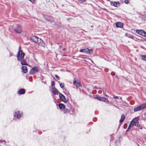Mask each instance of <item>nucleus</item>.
Instances as JSON below:
<instances>
[{
	"label": "nucleus",
	"instance_id": "nucleus-37",
	"mask_svg": "<svg viewBox=\"0 0 146 146\" xmlns=\"http://www.w3.org/2000/svg\"><path fill=\"white\" fill-rule=\"evenodd\" d=\"M12 55H13V54H12V53H10V56H12Z\"/></svg>",
	"mask_w": 146,
	"mask_h": 146
},
{
	"label": "nucleus",
	"instance_id": "nucleus-15",
	"mask_svg": "<svg viewBox=\"0 0 146 146\" xmlns=\"http://www.w3.org/2000/svg\"><path fill=\"white\" fill-rule=\"evenodd\" d=\"M22 72L24 73H26L27 72V67L26 66H23L21 67Z\"/></svg>",
	"mask_w": 146,
	"mask_h": 146
},
{
	"label": "nucleus",
	"instance_id": "nucleus-3",
	"mask_svg": "<svg viewBox=\"0 0 146 146\" xmlns=\"http://www.w3.org/2000/svg\"><path fill=\"white\" fill-rule=\"evenodd\" d=\"M31 39L34 42L37 43L39 41H40V42H42L43 43H44L43 41L41 38H39L36 36H33L31 38Z\"/></svg>",
	"mask_w": 146,
	"mask_h": 146
},
{
	"label": "nucleus",
	"instance_id": "nucleus-18",
	"mask_svg": "<svg viewBox=\"0 0 146 146\" xmlns=\"http://www.w3.org/2000/svg\"><path fill=\"white\" fill-rule=\"evenodd\" d=\"M100 101L104 102L106 103H108L109 102V101L107 98H102L101 97Z\"/></svg>",
	"mask_w": 146,
	"mask_h": 146
},
{
	"label": "nucleus",
	"instance_id": "nucleus-29",
	"mask_svg": "<svg viewBox=\"0 0 146 146\" xmlns=\"http://www.w3.org/2000/svg\"><path fill=\"white\" fill-rule=\"evenodd\" d=\"M55 85V84L53 81H52L51 82V85L52 87H53Z\"/></svg>",
	"mask_w": 146,
	"mask_h": 146
},
{
	"label": "nucleus",
	"instance_id": "nucleus-8",
	"mask_svg": "<svg viewBox=\"0 0 146 146\" xmlns=\"http://www.w3.org/2000/svg\"><path fill=\"white\" fill-rule=\"evenodd\" d=\"M136 33L139 35L143 36L146 37V33L144 31L141 30H137L136 31Z\"/></svg>",
	"mask_w": 146,
	"mask_h": 146
},
{
	"label": "nucleus",
	"instance_id": "nucleus-34",
	"mask_svg": "<svg viewBox=\"0 0 146 146\" xmlns=\"http://www.w3.org/2000/svg\"><path fill=\"white\" fill-rule=\"evenodd\" d=\"M29 1H30L32 3H34L35 1V0H29Z\"/></svg>",
	"mask_w": 146,
	"mask_h": 146
},
{
	"label": "nucleus",
	"instance_id": "nucleus-10",
	"mask_svg": "<svg viewBox=\"0 0 146 146\" xmlns=\"http://www.w3.org/2000/svg\"><path fill=\"white\" fill-rule=\"evenodd\" d=\"M52 92L54 95H58L59 93L58 90L54 87L52 88Z\"/></svg>",
	"mask_w": 146,
	"mask_h": 146
},
{
	"label": "nucleus",
	"instance_id": "nucleus-41",
	"mask_svg": "<svg viewBox=\"0 0 146 146\" xmlns=\"http://www.w3.org/2000/svg\"><path fill=\"white\" fill-rule=\"evenodd\" d=\"M45 19V20H47V19Z\"/></svg>",
	"mask_w": 146,
	"mask_h": 146
},
{
	"label": "nucleus",
	"instance_id": "nucleus-38",
	"mask_svg": "<svg viewBox=\"0 0 146 146\" xmlns=\"http://www.w3.org/2000/svg\"><path fill=\"white\" fill-rule=\"evenodd\" d=\"M104 9V10H106V11H107V10H106V9Z\"/></svg>",
	"mask_w": 146,
	"mask_h": 146
},
{
	"label": "nucleus",
	"instance_id": "nucleus-27",
	"mask_svg": "<svg viewBox=\"0 0 146 146\" xmlns=\"http://www.w3.org/2000/svg\"><path fill=\"white\" fill-rule=\"evenodd\" d=\"M129 0H125L124 3L127 4H128L129 3Z\"/></svg>",
	"mask_w": 146,
	"mask_h": 146
},
{
	"label": "nucleus",
	"instance_id": "nucleus-12",
	"mask_svg": "<svg viewBox=\"0 0 146 146\" xmlns=\"http://www.w3.org/2000/svg\"><path fill=\"white\" fill-rule=\"evenodd\" d=\"M21 114L20 113V111H18L17 112H15V113L14 114L15 116L17 117V118H20Z\"/></svg>",
	"mask_w": 146,
	"mask_h": 146
},
{
	"label": "nucleus",
	"instance_id": "nucleus-4",
	"mask_svg": "<svg viewBox=\"0 0 146 146\" xmlns=\"http://www.w3.org/2000/svg\"><path fill=\"white\" fill-rule=\"evenodd\" d=\"M39 71V69L37 66H34L30 70L29 73L31 74H33L35 72H38Z\"/></svg>",
	"mask_w": 146,
	"mask_h": 146
},
{
	"label": "nucleus",
	"instance_id": "nucleus-13",
	"mask_svg": "<svg viewBox=\"0 0 146 146\" xmlns=\"http://www.w3.org/2000/svg\"><path fill=\"white\" fill-rule=\"evenodd\" d=\"M25 90L24 89H21L17 93L21 95L24 94L25 93Z\"/></svg>",
	"mask_w": 146,
	"mask_h": 146
},
{
	"label": "nucleus",
	"instance_id": "nucleus-9",
	"mask_svg": "<svg viewBox=\"0 0 146 146\" xmlns=\"http://www.w3.org/2000/svg\"><path fill=\"white\" fill-rule=\"evenodd\" d=\"M120 3L119 1L111 2V5L112 6H114L115 7H117L118 6H119Z\"/></svg>",
	"mask_w": 146,
	"mask_h": 146
},
{
	"label": "nucleus",
	"instance_id": "nucleus-39",
	"mask_svg": "<svg viewBox=\"0 0 146 146\" xmlns=\"http://www.w3.org/2000/svg\"><path fill=\"white\" fill-rule=\"evenodd\" d=\"M121 99H122V98H121L120 97V100H121Z\"/></svg>",
	"mask_w": 146,
	"mask_h": 146
},
{
	"label": "nucleus",
	"instance_id": "nucleus-36",
	"mask_svg": "<svg viewBox=\"0 0 146 146\" xmlns=\"http://www.w3.org/2000/svg\"><path fill=\"white\" fill-rule=\"evenodd\" d=\"M0 142H5V141L4 140H0Z\"/></svg>",
	"mask_w": 146,
	"mask_h": 146
},
{
	"label": "nucleus",
	"instance_id": "nucleus-21",
	"mask_svg": "<svg viewBox=\"0 0 146 146\" xmlns=\"http://www.w3.org/2000/svg\"><path fill=\"white\" fill-rule=\"evenodd\" d=\"M21 64L22 65H28V64L24 60H23L21 61Z\"/></svg>",
	"mask_w": 146,
	"mask_h": 146
},
{
	"label": "nucleus",
	"instance_id": "nucleus-23",
	"mask_svg": "<svg viewBox=\"0 0 146 146\" xmlns=\"http://www.w3.org/2000/svg\"><path fill=\"white\" fill-rule=\"evenodd\" d=\"M135 126L138 127L140 128V129H142V127L141 126L140 124L139 123V122L135 124Z\"/></svg>",
	"mask_w": 146,
	"mask_h": 146
},
{
	"label": "nucleus",
	"instance_id": "nucleus-6",
	"mask_svg": "<svg viewBox=\"0 0 146 146\" xmlns=\"http://www.w3.org/2000/svg\"><path fill=\"white\" fill-rule=\"evenodd\" d=\"M144 109L143 104L138 106L137 107L135 108L134 109V111L136 112L141 110H143Z\"/></svg>",
	"mask_w": 146,
	"mask_h": 146
},
{
	"label": "nucleus",
	"instance_id": "nucleus-26",
	"mask_svg": "<svg viewBox=\"0 0 146 146\" xmlns=\"http://www.w3.org/2000/svg\"><path fill=\"white\" fill-rule=\"evenodd\" d=\"M60 86L61 88H63L64 86V83H60Z\"/></svg>",
	"mask_w": 146,
	"mask_h": 146
},
{
	"label": "nucleus",
	"instance_id": "nucleus-2",
	"mask_svg": "<svg viewBox=\"0 0 146 146\" xmlns=\"http://www.w3.org/2000/svg\"><path fill=\"white\" fill-rule=\"evenodd\" d=\"M14 30L17 33H20L22 31L21 26L19 25H16L14 27Z\"/></svg>",
	"mask_w": 146,
	"mask_h": 146
},
{
	"label": "nucleus",
	"instance_id": "nucleus-42",
	"mask_svg": "<svg viewBox=\"0 0 146 146\" xmlns=\"http://www.w3.org/2000/svg\"><path fill=\"white\" fill-rule=\"evenodd\" d=\"M91 27H93V26H91Z\"/></svg>",
	"mask_w": 146,
	"mask_h": 146
},
{
	"label": "nucleus",
	"instance_id": "nucleus-17",
	"mask_svg": "<svg viewBox=\"0 0 146 146\" xmlns=\"http://www.w3.org/2000/svg\"><path fill=\"white\" fill-rule=\"evenodd\" d=\"M139 119L138 117L135 118L134 119L132 120L131 121L132 122H133V123H134V124H135L139 122H138Z\"/></svg>",
	"mask_w": 146,
	"mask_h": 146
},
{
	"label": "nucleus",
	"instance_id": "nucleus-28",
	"mask_svg": "<svg viewBox=\"0 0 146 146\" xmlns=\"http://www.w3.org/2000/svg\"><path fill=\"white\" fill-rule=\"evenodd\" d=\"M55 77L56 78H57L58 80H59L60 79L59 77L57 74H55Z\"/></svg>",
	"mask_w": 146,
	"mask_h": 146
},
{
	"label": "nucleus",
	"instance_id": "nucleus-31",
	"mask_svg": "<svg viewBox=\"0 0 146 146\" xmlns=\"http://www.w3.org/2000/svg\"><path fill=\"white\" fill-rule=\"evenodd\" d=\"M65 113H67L69 112V110L67 109H66L65 110Z\"/></svg>",
	"mask_w": 146,
	"mask_h": 146
},
{
	"label": "nucleus",
	"instance_id": "nucleus-43",
	"mask_svg": "<svg viewBox=\"0 0 146 146\" xmlns=\"http://www.w3.org/2000/svg\"><path fill=\"white\" fill-rule=\"evenodd\" d=\"M145 40L146 41V39H145Z\"/></svg>",
	"mask_w": 146,
	"mask_h": 146
},
{
	"label": "nucleus",
	"instance_id": "nucleus-7",
	"mask_svg": "<svg viewBox=\"0 0 146 146\" xmlns=\"http://www.w3.org/2000/svg\"><path fill=\"white\" fill-rule=\"evenodd\" d=\"M59 93V98L62 101H63L64 102H65V103L67 102V100L65 96L64 95H63L62 94L60 93Z\"/></svg>",
	"mask_w": 146,
	"mask_h": 146
},
{
	"label": "nucleus",
	"instance_id": "nucleus-19",
	"mask_svg": "<svg viewBox=\"0 0 146 146\" xmlns=\"http://www.w3.org/2000/svg\"><path fill=\"white\" fill-rule=\"evenodd\" d=\"M125 35L128 38H131L133 39H134V36L133 35L126 34Z\"/></svg>",
	"mask_w": 146,
	"mask_h": 146
},
{
	"label": "nucleus",
	"instance_id": "nucleus-40",
	"mask_svg": "<svg viewBox=\"0 0 146 146\" xmlns=\"http://www.w3.org/2000/svg\"><path fill=\"white\" fill-rule=\"evenodd\" d=\"M50 22H53V20H52V21H50Z\"/></svg>",
	"mask_w": 146,
	"mask_h": 146
},
{
	"label": "nucleus",
	"instance_id": "nucleus-44",
	"mask_svg": "<svg viewBox=\"0 0 146 146\" xmlns=\"http://www.w3.org/2000/svg\"><path fill=\"white\" fill-rule=\"evenodd\" d=\"M145 139H146V137L145 138Z\"/></svg>",
	"mask_w": 146,
	"mask_h": 146
},
{
	"label": "nucleus",
	"instance_id": "nucleus-5",
	"mask_svg": "<svg viewBox=\"0 0 146 146\" xmlns=\"http://www.w3.org/2000/svg\"><path fill=\"white\" fill-rule=\"evenodd\" d=\"M73 83L77 88H78L80 86V83L79 81L78 80H76L74 78V80L73 81Z\"/></svg>",
	"mask_w": 146,
	"mask_h": 146
},
{
	"label": "nucleus",
	"instance_id": "nucleus-33",
	"mask_svg": "<svg viewBox=\"0 0 146 146\" xmlns=\"http://www.w3.org/2000/svg\"><path fill=\"white\" fill-rule=\"evenodd\" d=\"M113 98L115 99H119L117 96H113Z\"/></svg>",
	"mask_w": 146,
	"mask_h": 146
},
{
	"label": "nucleus",
	"instance_id": "nucleus-22",
	"mask_svg": "<svg viewBox=\"0 0 146 146\" xmlns=\"http://www.w3.org/2000/svg\"><path fill=\"white\" fill-rule=\"evenodd\" d=\"M135 125V124H134V123H133V122H132V121H131V123H130V124H129V126L128 127V128L127 129V130H128V129H130L131 128V127L133 126V125Z\"/></svg>",
	"mask_w": 146,
	"mask_h": 146
},
{
	"label": "nucleus",
	"instance_id": "nucleus-16",
	"mask_svg": "<svg viewBox=\"0 0 146 146\" xmlns=\"http://www.w3.org/2000/svg\"><path fill=\"white\" fill-rule=\"evenodd\" d=\"M60 109L61 110H63L65 108V106L62 104H60L58 105Z\"/></svg>",
	"mask_w": 146,
	"mask_h": 146
},
{
	"label": "nucleus",
	"instance_id": "nucleus-25",
	"mask_svg": "<svg viewBox=\"0 0 146 146\" xmlns=\"http://www.w3.org/2000/svg\"><path fill=\"white\" fill-rule=\"evenodd\" d=\"M140 56L142 57V60L146 61V55H141Z\"/></svg>",
	"mask_w": 146,
	"mask_h": 146
},
{
	"label": "nucleus",
	"instance_id": "nucleus-35",
	"mask_svg": "<svg viewBox=\"0 0 146 146\" xmlns=\"http://www.w3.org/2000/svg\"><path fill=\"white\" fill-rule=\"evenodd\" d=\"M89 52H88V53H90L92 52V50H89Z\"/></svg>",
	"mask_w": 146,
	"mask_h": 146
},
{
	"label": "nucleus",
	"instance_id": "nucleus-11",
	"mask_svg": "<svg viewBox=\"0 0 146 146\" xmlns=\"http://www.w3.org/2000/svg\"><path fill=\"white\" fill-rule=\"evenodd\" d=\"M116 27H118L122 28L123 27V24L121 22H118L116 23Z\"/></svg>",
	"mask_w": 146,
	"mask_h": 146
},
{
	"label": "nucleus",
	"instance_id": "nucleus-14",
	"mask_svg": "<svg viewBox=\"0 0 146 146\" xmlns=\"http://www.w3.org/2000/svg\"><path fill=\"white\" fill-rule=\"evenodd\" d=\"M89 49L88 48L82 49L79 50L80 52H83L85 53H88V52H89Z\"/></svg>",
	"mask_w": 146,
	"mask_h": 146
},
{
	"label": "nucleus",
	"instance_id": "nucleus-24",
	"mask_svg": "<svg viewBox=\"0 0 146 146\" xmlns=\"http://www.w3.org/2000/svg\"><path fill=\"white\" fill-rule=\"evenodd\" d=\"M94 98L97 99L98 100H100L101 97L97 95H94Z\"/></svg>",
	"mask_w": 146,
	"mask_h": 146
},
{
	"label": "nucleus",
	"instance_id": "nucleus-20",
	"mask_svg": "<svg viewBox=\"0 0 146 146\" xmlns=\"http://www.w3.org/2000/svg\"><path fill=\"white\" fill-rule=\"evenodd\" d=\"M125 118V116L124 114H123L121 116V118L119 120V122L120 123H122L124 120Z\"/></svg>",
	"mask_w": 146,
	"mask_h": 146
},
{
	"label": "nucleus",
	"instance_id": "nucleus-1",
	"mask_svg": "<svg viewBox=\"0 0 146 146\" xmlns=\"http://www.w3.org/2000/svg\"><path fill=\"white\" fill-rule=\"evenodd\" d=\"M21 48V47H19V50L18 52L17 58L18 60H22L25 54L22 50H20Z\"/></svg>",
	"mask_w": 146,
	"mask_h": 146
},
{
	"label": "nucleus",
	"instance_id": "nucleus-32",
	"mask_svg": "<svg viewBox=\"0 0 146 146\" xmlns=\"http://www.w3.org/2000/svg\"><path fill=\"white\" fill-rule=\"evenodd\" d=\"M143 104V107H144V109L146 108V103H144Z\"/></svg>",
	"mask_w": 146,
	"mask_h": 146
},
{
	"label": "nucleus",
	"instance_id": "nucleus-30",
	"mask_svg": "<svg viewBox=\"0 0 146 146\" xmlns=\"http://www.w3.org/2000/svg\"><path fill=\"white\" fill-rule=\"evenodd\" d=\"M78 1L81 3L84 2L85 0H78Z\"/></svg>",
	"mask_w": 146,
	"mask_h": 146
}]
</instances>
